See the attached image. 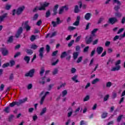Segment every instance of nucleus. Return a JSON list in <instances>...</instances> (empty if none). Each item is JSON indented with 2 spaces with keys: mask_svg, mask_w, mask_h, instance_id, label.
Listing matches in <instances>:
<instances>
[{
  "mask_svg": "<svg viewBox=\"0 0 125 125\" xmlns=\"http://www.w3.org/2000/svg\"><path fill=\"white\" fill-rule=\"evenodd\" d=\"M123 117H124L123 115H120L119 116H118V117L117 118V122L118 123H120V122H121V121H122V119H123Z\"/></svg>",
  "mask_w": 125,
  "mask_h": 125,
  "instance_id": "38",
  "label": "nucleus"
},
{
  "mask_svg": "<svg viewBox=\"0 0 125 125\" xmlns=\"http://www.w3.org/2000/svg\"><path fill=\"white\" fill-rule=\"evenodd\" d=\"M68 110L70 111L69 112H68L67 113V117L68 118H70L72 116V114H73V109H72L71 107H69L68 108Z\"/></svg>",
  "mask_w": 125,
  "mask_h": 125,
  "instance_id": "26",
  "label": "nucleus"
},
{
  "mask_svg": "<svg viewBox=\"0 0 125 125\" xmlns=\"http://www.w3.org/2000/svg\"><path fill=\"white\" fill-rule=\"evenodd\" d=\"M0 50L1 52H2V54L3 55V56H6V55L8 54V51L5 48H1Z\"/></svg>",
  "mask_w": 125,
  "mask_h": 125,
  "instance_id": "11",
  "label": "nucleus"
},
{
  "mask_svg": "<svg viewBox=\"0 0 125 125\" xmlns=\"http://www.w3.org/2000/svg\"><path fill=\"white\" fill-rule=\"evenodd\" d=\"M92 42H93V36L92 35H90L89 37H85V42L86 44H90Z\"/></svg>",
  "mask_w": 125,
  "mask_h": 125,
  "instance_id": "3",
  "label": "nucleus"
},
{
  "mask_svg": "<svg viewBox=\"0 0 125 125\" xmlns=\"http://www.w3.org/2000/svg\"><path fill=\"white\" fill-rule=\"evenodd\" d=\"M80 11H81V10H80V9H79V6H78L77 5H75V8H74L75 13H79V12H80Z\"/></svg>",
  "mask_w": 125,
  "mask_h": 125,
  "instance_id": "27",
  "label": "nucleus"
},
{
  "mask_svg": "<svg viewBox=\"0 0 125 125\" xmlns=\"http://www.w3.org/2000/svg\"><path fill=\"white\" fill-rule=\"evenodd\" d=\"M88 100H89V96L87 95L83 99V101L85 102V101H88Z\"/></svg>",
  "mask_w": 125,
  "mask_h": 125,
  "instance_id": "58",
  "label": "nucleus"
},
{
  "mask_svg": "<svg viewBox=\"0 0 125 125\" xmlns=\"http://www.w3.org/2000/svg\"><path fill=\"white\" fill-rule=\"evenodd\" d=\"M122 40V37H121V36H118V35H116L115 36V37L113 38V41H117V40Z\"/></svg>",
  "mask_w": 125,
  "mask_h": 125,
  "instance_id": "40",
  "label": "nucleus"
},
{
  "mask_svg": "<svg viewBox=\"0 0 125 125\" xmlns=\"http://www.w3.org/2000/svg\"><path fill=\"white\" fill-rule=\"evenodd\" d=\"M115 15L116 17H117V18H121V17H122V16H123V14L119 12H116L115 13Z\"/></svg>",
  "mask_w": 125,
  "mask_h": 125,
  "instance_id": "22",
  "label": "nucleus"
},
{
  "mask_svg": "<svg viewBox=\"0 0 125 125\" xmlns=\"http://www.w3.org/2000/svg\"><path fill=\"white\" fill-rule=\"evenodd\" d=\"M15 105V102H13L12 103H10L9 104V107H14V106Z\"/></svg>",
  "mask_w": 125,
  "mask_h": 125,
  "instance_id": "62",
  "label": "nucleus"
},
{
  "mask_svg": "<svg viewBox=\"0 0 125 125\" xmlns=\"http://www.w3.org/2000/svg\"><path fill=\"white\" fill-rule=\"evenodd\" d=\"M109 95H106L104 98V102L107 101L109 99Z\"/></svg>",
  "mask_w": 125,
  "mask_h": 125,
  "instance_id": "54",
  "label": "nucleus"
},
{
  "mask_svg": "<svg viewBox=\"0 0 125 125\" xmlns=\"http://www.w3.org/2000/svg\"><path fill=\"white\" fill-rule=\"evenodd\" d=\"M79 54H80V52H75L73 53L74 60H76V59L78 58V56H79Z\"/></svg>",
  "mask_w": 125,
  "mask_h": 125,
  "instance_id": "18",
  "label": "nucleus"
},
{
  "mask_svg": "<svg viewBox=\"0 0 125 125\" xmlns=\"http://www.w3.org/2000/svg\"><path fill=\"white\" fill-rule=\"evenodd\" d=\"M99 82H100V79L99 78H96L92 81V84H95V83H97Z\"/></svg>",
  "mask_w": 125,
  "mask_h": 125,
  "instance_id": "23",
  "label": "nucleus"
},
{
  "mask_svg": "<svg viewBox=\"0 0 125 125\" xmlns=\"http://www.w3.org/2000/svg\"><path fill=\"white\" fill-rule=\"evenodd\" d=\"M58 7H59V5L58 4H56L54 6V8L53 9V15L54 16L56 15V14H57V10L58 9Z\"/></svg>",
  "mask_w": 125,
  "mask_h": 125,
  "instance_id": "13",
  "label": "nucleus"
},
{
  "mask_svg": "<svg viewBox=\"0 0 125 125\" xmlns=\"http://www.w3.org/2000/svg\"><path fill=\"white\" fill-rule=\"evenodd\" d=\"M34 73L35 69H31L28 72L25 74V77H30V78H33V77H34Z\"/></svg>",
  "mask_w": 125,
  "mask_h": 125,
  "instance_id": "6",
  "label": "nucleus"
},
{
  "mask_svg": "<svg viewBox=\"0 0 125 125\" xmlns=\"http://www.w3.org/2000/svg\"><path fill=\"white\" fill-rule=\"evenodd\" d=\"M118 21V19L117 18L113 17L109 19L108 23H109L110 24H112V25H113V24H115V23H117Z\"/></svg>",
  "mask_w": 125,
  "mask_h": 125,
  "instance_id": "7",
  "label": "nucleus"
},
{
  "mask_svg": "<svg viewBox=\"0 0 125 125\" xmlns=\"http://www.w3.org/2000/svg\"><path fill=\"white\" fill-rule=\"evenodd\" d=\"M38 18H39V14H35V15L34 16L33 18V21H35L37 20V19H38Z\"/></svg>",
  "mask_w": 125,
  "mask_h": 125,
  "instance_id": "42",
  "label": "nucleus"
},
{
  "mask_svg": "<svg viewBox=\"0 0 125 125\" xmlns=\"http://www.w3.org/2000/svg\"><path fill=\"white\" fill-rule=\"evenodd\" d=\"M42 23V20H40L38 21L36 23V25L37 26H41V24Z\"/></svg>",
  "mask_w": 125,
  "mask_h": 125,
  "instance_id": "60",
  "label": "nucleus"
},
{
  "mask_svg": "<svg viewBox=\"0 0 125 125\" xmlns=\"http://www.w3.org/2000/svg\"><path fill=\"white\" fill-rule=\"evenodd\" d=\"M24 9H25V6H21L19 7L16 10V14L17 15H20V14H22V12L24 11Z\"/></svg>",
  "mask_w": 125,
  "mask_h": 125,
  "instance_id": "5",
  "label": "nucleus"
},
{
  "mask_svg": "<svg viewBox=\"0 0 125 125\" xmlns=\"http://www.w3.org/2000/svg\"><path fill=\"white\" fill-rule=\"evenodd\" d=\"M107 115H108V113H106V112L103 113L102 115V119H105V118L107 117Z\"/></svg>",
  "mask_w": 125,
  "mask_h": 125,
  "instance_id": "45",
  "label": "nucleus"
},
{
  "mask_svg": "<svg viewBox=\"0 0 125 125\" xmlns=\"http://www.w3.org/2000/svg\"><path fill=\"white\" fill-rule=\"evenodd\" d=\"M113 3L114 4L116 3L117 5H122V3H121V1H120L119 0H113Z\"/></svg>",
  "mask_w": 125,
  "mask_h": 125,
  "instance_id": "32",
  "label": "nucleus"
},
{
  "mask_svg": "<svg viewBox=\"0 0 125 125\" xmlns=\"http://www.w3.org/2000/svg\"><path fill=\"white\" fill-rule=\"evenodd\" d=\"M64 11V8H62V7L59 11V14L60 15L61 14H62V13H63V12Z\"/></svg>",
  "mask_w": 125,
  "mask_h": 125,
  "instance_id": "46",
  "label": "nucleus"
},
{
  "mask_svg": "<svg viewBox=\"0 0 125 125\" xmlns=\"http://www.w3.org/2000/svg\"><path fill=\"white\" fill-rule=\"evenodd\" d=\"M57 21H52V24L53 25V27L54 28L55 27H57L58 25H59V24H61L62 23V21L60 20V18H57L56 19Z\"/></svg>",
  "mask_w": 125,
  "mask_h": 125,
  "instance_id": "4",
  "label": "nucleus"
},
{
  "mask_svg": "<svg viewBox=\"0 0 125 125\" xmlns=\"http://www.w3.org/2000/svg\"><path fill=\"white\" fill-rule=\"evenodd\" d=\"M39 56L40 57L41 59L43 58V53L44 52V48L43 47L40 48L39 50Z\"/></svg>",
  "mask_w": 125,
  "mask_h": 125,
  "instance_id": "9",
  "label": "nucleus"
},
{
  "mask_svg": "<svg viewBox=\"0 0 125 125\" xmlns=\"http://www.w3.org/2000/svg\"><path fill=\"white\" fill-rule=\"evenodd\" d=\"M28 23H29V22L28 21H26L24 23L22 24V26H23V25H24V27L25 29H26V32H28V31H30V30H31V26H30V25H29Z\"/></svg>",
  "mask_w": 125,
  "mask_h": 125,
  "instance_id": "10",
  "label": "nucleus"
},
{
  "mask_svg": "<svg viewBox=\"0 0 125 125\" xmlns=\"http://www.w3.org/2000/svg\"><path fill=\"white\" fill-rule=\"evenodd\" d=\"M111 44V42L110 41H106L105 43V46L108 47Z\"/></svg>",
  "mask_w": 125,
  "mask_h": 125,
  "instance_id": "57",
  "label": "nucleus"
},
{
  "mask_svg": "<svg viewBox=\"0 0 125 125\" xmlns=\"http://www.w3.org/2000/svg\"><path fill=\"white\" fill-rule=\"evenodd\" d=\"M44 94V91H43L41 92L39 95L40 97H41L40 102V104L41 105H42V104H43V102H44V100L45 99V97H46V95H47V94H49V92H46L44 95H43ZM42 95L43 96H42Z\"/></svg>",
  "mask_w": 125,
  "mask_h": 125,
  "instance_id": "2",
  "label": "nucleus"
},
{
  "mask_svg": "<svg viewBox=\"0 0 125 125\" xmlns=\"http://www.w3.org/2000/svg\"><path fill=\"white\" fill-rule=\"evenodd\" d=\"M27 100H28V98H25L24 99H23L22 100H20L19 102L21 103V104H22L23 103H25V102H26V101H27Z\"/></svg>",
  "mask_w": 125,
  "mask_h": 125,
  "instance_id": "37",
  "label": "nucleus"
},
{
  "mask_svg": "<svg viewBox=\"0 0 125 125\" xmlns=\"http://www.w3.org/2000/svg\"><path fill=\"white\" fill-rule=\"evenodd\" d=\"M116 97H117V93L113 92L112 93V98H113V99H115V98H116Z\"/></svg>",
  "mask_w": 125,
  "mask_h": 125,
  "instance_id": "63",
  "label": "nucleus"
},
{
  "mask_svg": "<svg viewBox=\"0 0 125 125\" xmlns=\"http://www.w3.org/2000/svg\"><path fill=\"white\" fill-rule=\"evenodd\" d=\"M121 69V65L116 66V67H112L111 71L112 72H115V71H119Z\"/></svg>",
  "mask_w": 125,
  "mask_h": 125,
  "instance_id": "19",
  "label": "nucleus"
},
{
  "mask_svg": "<svg viewBox=\"0 0 125 125\" xmlns=\"http://www.w3.org/2000/svg\"><path fill=\"white\" fill-rule=\"evenodd\" d=\"M62 97H64L65 96H66V95H67V94H68V91H67V90H64L62 92Z\"/></svg>",
  "mask_w": 125,
  "mask_h": 125,
  "instance_id": "39",
  "label": "nucleus"
},
{
  "mask_svg": "<svg viewBox=\"0 0 125 125\" xmlns=\"http://www.w3.org/2000/svg\"><path fill=\"white\" fill-rule=\"evenodd\" d=\"M26 52L29 55H32V54H33V50H32L31 49H26Z\"/></svg>",
  "mask_w": 125,
  "mask_h": 125,
  "instance_id": "33",
  "label": "nucleus"
},
{
  "mask_svg": "<svg viewBox=\"0 0 125 125\" xmlns=\"http://www.w3.org/2000/svg\"><path fill=\"white\" fill-rule=\"evenodd\" d=\"M104 20H105V18H104V17H101L99 19L97 24H101V23H102V22H103V21H104Z\"/></svg>",
  "mask_w": 125,
  "mask_h": 125,
  "instance_id": "28",
  "label": "nucleus"
},
{
  "mask_svg": "<svg viewBox=\"0 0 125 125\" xmlns=\"http://www.w3.org/2000/svg\"><path fill=\"white\" fill-rule=\"evenodd\" d=\"M120 64H121V60H118L115 62V66H120Z\"/></svg>",
  "mask_w": 125,
  "mask_h": 125,
  "instance_id": "61",
  "label": "nucleus"
},
{
  "mask_svg": "<svg viewBox=\"0 0 125 125\" xmlns=\"http://www.w3.org/2000/svg\"><path fill=\"white\" fill-rule=\"evenodd\" d=\"M38 45H36V44H33L32 45L31 48L32 49H34V50H36L37 48H38Z\"/></svg>",
  "mask_w": 125,
  "mask_h": 125,
  "instance_id": "48",
  "label": "nucleus"
},
{
  "mask_svg": "<svg viewBox=\"0 0 125 125\" xmlns=\"http://www.w3.org/2000/svg\"><path fill=\"white\" fill-rule=\"evenodd\" d=\"M4 112L5 113H6L7 114H8L9 112H10V106H7L5 107V108L3 109Z\"/></svg>",
  "mask_w": 125,
  "mask_h": 125,
  "instance_id": "25",
  "label": "nucleus"
},
{
  "mask_svg": "<svg viewBox=\"0 0 125 125\" xmlns=\"http://www.w3.org/2000/svg\"><path fill=\"white\" fill-rule=\"evenodd\" d=\"M46 112V107H44L42 108L41 112L40 113L41 116H42V115H43V114H45Z\"/></svg>",
  "mask_w": 125,
  "mask_h": 125,
  "instance_id": "31",
  "label": "nucleus"
},
{
  "mask_svg": "<svg viewBox=\"0 0 125 125\" xmlns=\"http://www.w3.org/2000/svg\"><path fill=\"white\" fill-rule=\"evenodd\" d=\"M82 60H83V57H80L79 58H78L77 61V63H81Z\"/></svg>",
  "mask_w": 125,
  "mask_h": 125,
  "instance_id": "55",
  "label": "nucleus"
},
{
  "mask_svg": "<svg viewBox=\"0 0 125 125\" xmlns=\"http://www.w3.org/2000/svg\"><path fill=\"white\" fill-rule=\"evenodd\" d=\"M121 23H122V24H125V17H123V18L121 20Z\"/></svg>",
  "mask_w": 125,
  "mask_h": 125,
  "instance_id": "64",
  "label": "nucleus"
},
{
  "mask_svg": "<svg viewBox=\"0 0 125 125\" xmlns=\"http://www.w3.org/2000/svg\"><path fill=\"white\" fill-rule=\"evenodd\" d=\"M103 47H101V46H99L96 49V52L97 53H98V54L99 55H100V54H101V53H102V52H103Z\"/></svg>",
  "mask_w": 125,
  "mask_h": 125,
  "instance_id": "14",
  "label": "nucleus"
},
{
  "mask_svg": "<svg viewBox=\"0 0 125 125\" xmlns=\"http://www.w3.org/2000/svg\"><path fill=\"white\" fill-rule=\"evenodd\" d=\"M10 66L12 67L15 65V62L14 61H10Z\"/></svg>",
  "mask_w": 125,
  "mask_h": 125,
  "instance_id": "59",
  "label": "nucleus"
},
{
  "mask_svg": "<svg viewBox=\"0 0 125 125\" xmlns=\"http://www.w3.org/2000/svg\"><path fill=\"white\" fill-rule=\"evenodd\" d=\"M45 76H44L43 77L41 78V79L39 80V83L40 84H42V85H43L44 83H45V81L44 80H45Z\"/></svg>",
  "mask_w": 125,
  "mask_h": 125,
  "instance_id": "16",
  "label": "nucleus"
},
{
  "mask_svg": "<svg viewBox=\"0 0 125 125\" xmlns=\"http://www.w3.org/2000/svg\"><path fill=\"white\" fill-rule=\"evenodd\" d=\"M120 8H121V5H116L114 7V10H115V11H117V12H119V10L120 9Z\"/></svg>",
  "mask_w": 125,
  "mask_h": 125,
  "instance_id": "30",
  "label": "nucleus"
},
{
  "mask_svg": "<svg viewBox=\"0 0 125 125\" xmlns=\"http://www.w3.org/2000/svg\"><path fill=\"white\" fill-rule=\"evenodd\" d=\"M106 86V87H111V86H112V82H107Z\"/></svg>",
  "mask_w": 125,
  "mask_h": 125,
  "instance_id": "43",
  "label": "nucleus"
},
{
  "mask_svg": "<svg viewBox=\"0 0 125 125\" xmlns=\"http://www.w3.org/2000/svg\"><path fill=\"white\" fill-rule=\"evenodd\" d=\"M11 8V5L9 4H6L5 7L6 10H9Z\"/></svg>",
  "mask_w": 125,
  "mask_h": 125,
  "instance_id": "36",
  "label": "nucleus"
},
{
  "mask_svg": "<svg viewBox=\"0 0 125 125\" xmlns=\"http://www.w3.org/2000/svg\"><path fill=\"white\" fill-rule=\"evenodd\" d=\"M80 110H81V107H79L75 111V115L74 116H76V115H78V113L80 112Z\"/></svg>",
  "mask_w": 125,
  "mask_h": 125,
  "instance_id": "51",
  "label": "nucleus"
},
{
  "mask_svg": "<svg viewBox=\"0 0 125 125\" xmlns=\"http://www.w3.org/2000/svg\"><path fill=\"white\" fill-rule=\"evenodd\" d=\"M81 20V17L80 16H78L76 19V21L74 23H73V26H76L78 27L79 25H80V21Z\"/></svg>",
  "mask_w": 125,
  "mask_h": 125,
  "instance_id": "12",
  "label": "nucleus"
},
{
  "mask_svg": "<svg viewBox=\"0 0 125 125\" xmlns=\"http://www.w3.org/2000/svg\"><path fill=\"white\" fill-rule=\"evenodd\" d=\"M81 38H82V36H78L75 40V42H80V40H81Z\"/></svg>",
  "mask_w": 125,
  "mask_h": 125,
  "instance_id": "56",
  "label": "nucleus"
},
{
  "mask_svg": "<svg viewBox=\"0 0 125 125\" xmlns=\"http://www.w3.org/2000/svg\"><path fill=\"white\" fill-rule=\"evenodd\" d=\"M13 118H14V115H10V116L9 117V119H8L9 122H11V121H12V120H13Z\"/></svg>",
  "mask_w": 125,
  "mask_h": 125,
  "instance_id": "53",
  "label": "nucleus"
},
{
  "mask_svg": "<svg viewBox=\"0 0 125 125\" xmlns=\"http://www.w3.org/2000/svg\"><path fill=\"white\" fill-rule=\"evenodd\" d=\"M49 4H50V3L45 1L43 3H40V6L38 7L36 6L33 10V12H37L38 10H45V7H48L49 6Z\"/></svg>",
  "mask_w": 125,
  "mask_h": 125,
  "instance_id": "1",
  "label": "nucleus"
},
{
  "mask_svg": "<svg viewBox=\"0 0 125 125\" xmlns=\"http://www.w3.org/2000/svg\"><path fill=\"white\" fill-rule=\"evenodd\" d=\"M97 31H98V29L97 28H95L94 29L92 32H91V35L90 36H92L93 37H95V33H96V32H97Z\"/></svg>",
  "mask_w": 125,
  "mask_h": 125,
  "instance_id": "29",
  "label": "nucleus"
},
{
  "mask_svg": "<svg viewBox=\"0 0 125 125\" xmlns=\"http://www.w3.org/2000/svg\"><path fill=\"white\" fill-rule=\"evenodd\" d=\"M22 33H23V28H22V27H20L18 29L17 32V33L15 35L16 38L18 39V38H19V37H20V35H21V34H22Z\"/></svg>",
  "mask_w": 125,
  "mask_h": 125,
  "instance_id": "8",
  "label": "nucleus"
},
{
  "mask_svg": "<svg viewBox=\"0 0 125 125\" xmlns=\"http://www.w3.org/2000/svg\"><path fill=\"white\" fill-rule=\"evenodd\" d=\"M58 73V69L55 68L52 72L53 75H56Z\"/></svg>",
  "mask_w": 125,
  "mask_h": 125,
  "instance_id": "49",
  "label": "nucleus"
},
{
  "mask_svg": "<svg viewBox=\"0 0 125 125\" xmlns=\"http://www.w3.org/2000/svg\"><path fill=\"white\" fill-rule=\"evenodd\" d=\"M23 60H24V61L25 62H26V63L27 64H29V62H30V57L28 56H26L24 57L23 58Z\"/></svg>",
  "mask_w": 125,
  "mask_h": 125,
  "instance_id": "21",
  "label": "nucleus"
},
{
  "mask_svg": "<svg viewBox=\"0 0 125 125\" xmlns=\"http://www.w3.org/2000/svg\"><path fill=\"white\" fill-rule=\"evenodd\" d=\"M44 68L43 67H42L41 69V71L40 72V75L41 76V77H42V76L43 75V73H44Z\"/></svg>",
  "mask_w": 125,
  "mask_h": 125,
  "instance_id": "34",
  "label": "nucleus"
},
{
  "mask_svg": "<svg viewBox=\"0 0 125 125\" xmlns=\"http://www.w3.org/2000/svg\"><path fill=\"white\" fill-rule=\"evenodd\" d=\"M7 16V14H4V15H2L1 16H0V23H1L3 20H4V18H6V17Z\"/></svg>",
  "mask_w": 125,
  "mask_h": 125,
  "instance_id": "20",
  "label": "nucleus"
},
{
  "mask_svg": "<svg viewBox=\"0 0 125 125\" xmlns=\"http://www.w3.org/2000/svg\"><path fill=\"white\" fill-rule=\"evenodd\" d=\"M8 42H13V36H10L7 41Z\"/></svg>",
  "mask_w": 125,
  "mask_h": 125,
  "instance_id": "47",
  "label": "nucleus"
},
{
  "mask_svg": "<svg viewBox=\"0 0 125 125\" xmlns=\"http://www.w3.org/2000/svg\"><path fill=\"white\" fill-rule=\"evenodd\" d=\"M78 78V75H76L74 76H73L71 79L73 82H75V83H80V81H79L77 79Z\"/></svg>",
  "mask_w": 125,
  "mask_h": 125,
  "instance_id": "24",
  "label": "nucleus"
},
{
  "mask_svg": "<svg viewBox=\"0 0 125 125\" xmlns=\"http://www.w3.org/2000/svg\"><path fill=\"white\" fill-rule=\"evenodd\" d=\"M75 42V40H72L71 42H69V43L68 44V46L69 47H71L72 45H73V44Z\"/></svg>",
  "mask_w": 125,
  "mask_h": 125,
  "instance_id": "44",
  "label": "nucleus"
},
{
  "mask_svg": "<svg viewBox=\"0 0 125 125\" xmlns=\"http://www.w3.org/2000/svg\"><path fill=\"white\" fill-rule=\"evenodd\" d=\"M90 17H91V14L90 13H86L84 16V19L85 20L88 21L90 19Z\"/></svg>",
  "mask_w": 125,
  "mask_h": 125,
  "instance_id": "17",
  "label": "nucleus"
},
{
  "mask_svg": "<svg viewBox=\"0 0 125 125\" xmlns=\"http://www.w3.org/2000/svg\"><path fill=\"white\" fill-rule=\"evenodd\" d=\"M50 16V10H48L46 12L45 17H46V18H48V17H49Z\"/></svg>",
  "mask_w": 125,
  "mask_h": 125,
  "instance_id": "41",
  "label": "nucleus"
},
{
  "mask_svg": "<svg viewBox=\"0 0 125 125\" xmlns=\"http://www.w3.org/2000/svg\"><path fill=\"white\" fill-rule=\"evenodd\" d=\"M67 55H68V54H67V52H63L62 53V55H61V58H65V57H66Z\"/></svg>",
  "mask_w": 125,
  "mask_h": 125,
  "instance_id": "35",
  "label": "nucleus"
},
{
  "mask_svg": "<svg viewBox=\"0 0 125 125\" xmlns=\"http://www.w3.org/2000/svg\"><path fill=\"white\" fill-rule=\"evenodd\" d=\"M56 34H57V32L56 31H55L54 32H53L51 34L50 33H49V34H47L45 37L46 38H47L48 37L51 38H53V37H55V36H56Z\"/></svg>",
  "mask_w": 125,
  "mask_h": 125,
  "instance_id": "15",
  "label": "nucleus"
},
{
  "mask_svg": "<svg viewBox=\"0 0 125 125\" xmlns=\"http://www.w3.org/2000/svg\"><path fill=\"white\" fill-rule=\"evenodd\" d=\"M46 50L47 53H48V52H49V51H50V46H49V45H46Z\"/></svg>",
  "mask_w": 125,
  "mask_h": 125,
  "instance_id": "52",
  "label": "nucleus"
},
{
  "mask_svg": "<svg viewBox=\"0 0 125 125\" xmlns=\"http://www.w3.org/2000/svg\"><path fill=\"white\" fill-rule=\"evenodd\" d=\"M68 29L69 31H74V30H76V27L74 26H69Z\"/></svg>",
  "mask_w": 125,
  "mask_h": 125,
  "instance_id": "50",
  "label": "nucleus"
}]
</instances>
